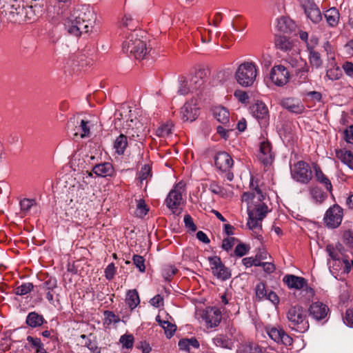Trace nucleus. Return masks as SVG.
<instances>
[{
	"label": "nucleus",
	"instance_id": "obj_15",
	"mask_svg": "<svg viewBox=\"0 0 353 353\" xmlns=\"http://www.w3.org/2000/svg\"><path fill=\"white\" fill-rule=\"evenodd\" d=\"M201 318L209 327H216L221 321V312L217 307H208L203 310Z\"/></svg>",
	"mask_w": 353,
	"mask_h": 353
},
{
	"label": "nucleus",
	"instance_id": "obj_62",
	"mask_svg": "<svg viewBox=\"0 0 353 353\" xmlns=\"http://www.w3.org/2000/svg\"><path fill=\"white\" fill-rule=\"evenodd\" d=\"M343 320L346 325L353 327V308H349L346 310Z\"/></svg>",
	"mask_w": 353,
	"mask_h": 353
},
{
	"label": "nucleus",
	"instance_id": "obj_1",
	"mask_svg": "<svg viewBox=\"0 0 353 353\" xmlns=\"http://www.w3.org/2000/svg\"><path fill=\"white\" fill-rule=\"evenodd\" d=\"M72 17L73 19L65 23V26L69 34L76 37L89 32L96 20L94 11L86 5L77 9Z\"/></svg>",
	"mask_w": 353,
	"mask_h": 353
},
{
	"label": "nucleus",
	"instance_id": "obj_49",
	"mask_svg": "<svg viewBox=\"0 0 353 353\" xmlns=\"http://www.w3.org/2000/svg\"><path fill=\"white\" fill-rule=\"evenodd\" d=\"M309 70L310 68L307 63L305 66H303V68H299L294 71L295 76L299 83H303L307 81Z\"/></svg>",
	"mask_w": 353,
	"mask_h": 353
},
{
	"label": "nucleus",
	"instance_id": "obj_59",
	"mask_svg": "<svg viewBox=\"0 0 353 353\" xmlns=\"http://www.w3.org/2000/svg\"><path fill=\"white\" fill-rule=\"evenodd\" d=\"M133 263L139 270L141 272H144L145 270V259L143 256L134 254L132 258Z\"/></svg>",
	"mask_w": 353,
	"mask_h": 353
},
{
	"label": "nucleus",
	"instance_id": "obj_25",
	"mask_svg": "<svg viewBox=\"0 0 353 353\" xmlns=\"http://www.w3.org/2000/svg\"><path fill=\"white\" fill-rule=\"evenodd\" d=\"M251 114L259 121L261 120L265 123L268 118V109L262 101H257L250 107Z\"/></svg>",
	"mask_w": 353,
	"mask_h": 353
},
{
	"label": "nucleus",
	"instance_id": "obj_5",
	"mask_svg": "<svg viewBox=\"0 0 353 353\" xmlns=\"http://www.w3.org/2000/svg\"><path fill=\"white\" fill-rule=\"evenodd\" d=\"M268 212V206L260 202L252 207V204L248 207V225L250 230H256L261 228V221L266 216Z\"/></svg>",
	"mask_w": 353,
	"mask_h": 353
},
{
	"label": "nucleus",
	"instance_id": "obj_21",
	"mask_svg": "<svg viewBox=\"0 0 353 353\" xmlns=\"http://www.w3.org/2000/svg\"><path fill=\"white\" fill-rule=\"evenodd\" d=\"M258 158L265 166L270 165L272 163L274 155L272 152L271 143L269 141H262L260 143Z\"/></svg>",
	"mask_w": 353,
	"mask_h": 353
},
{
	"label": "nucleus",
	"instance_id": "obj_11",
	"mask_svg": "<svg viewBox=\"0 0 353 353\" xmlns=\"http://www.w3.org/2000/svg\"><path fill=\"white\" fill-rule=\"evenodd\" d=\"M212 273L217 279L226 281L231 277V271L225 266L219 256H214L208 257Z\"/></svg>",
	"mask_w": 353,
	"mask_h": 353
},
{
	"label": "nucleus",
	"instance_id": "obj_2",
	"mask_svg": "<svg viewBox=\"0 0 353 353\" xmlns=\"http://www.w3.org/2000/svg\"><path fill=\"white\" fill-rule=\"evenodd\" d=\"M150 50L146 47L145 41L139 38L138 32H130L123 43V51L136 59L146 58Z\"/></svg>",
	"mask_w": 353,
	"mask_h": 353
},
{
	"label": "nucleus",
	"instance_id": "obj_44",
	"mask_svg": "<svg viewBox=\"0 0 353 353\" xmlns=\"http://www.w3.org/2000/svg\"><path fill=\"white\" fill-rule=\"evenodd\" d=\"M18 5L17 1L13 2L8 5L7 8L2 10L1 13L4 14V16L8 21L11 22V19H14L15 17L14 16L17 14Z\"/></svg>",
	"mask_w": 353,
	"mask_h": 353
},
{
	"label": "nucleus",
	"instance_id": "obj_53",
	"mask_svg": "<svg viewBox=\"0 0 353 353\" xmlns=\"http://www.w3.org/2000/svg\"><path fill=\"white\" fill-rule=\"evenodd\" d=\"M103 316L105 319V323L110 325L112 323L117 324L120 322V318L116 315L113 312L110 310H105L103 312Z\"/></svg>",
	"mask_w": 353,
	"mask_h": 353
},
{
	"label": "nucleus",
	"instance_id": "obj_31",
	"mask_svg": "<svg viewBox=\"0 0 353 353\" xmlns=\"http://www.w3.org/2000/svg\"><path fill=\"white\" fill-rule=\"evenodd\" d=\"M26 340L31 348L34 350V353H49L45 349L44 344L40 338L28 336Z\"/></svg>",
	"mask_w": 353,
	"mask_h": 353
},
{
	"label": "nucleus",
	"instance_id": "obj_42",
	"mask_svg": "<svg viewBox=\"0 0 353 353\" xmlns=\"http://www.w3.org/2000/svg\"><path fill=\"white\" fill-rule=\"evenodd\" d=\"M34 285L32 283H23L14 289V293L18 296H24L31 292L34 290Z\"/></svg>",
	"mask_w": 353,
	"mask_h": 353
},
{
	"label": "nucleus",
	"instance_id": "obj_17",
	"mask_svg": "<svg viewBox=\"0 0 353 353\" xmlns=\"http://www.w3.org/2000/svg\"><path fill=\"white\" fill-rule=\"evenodd\" d=\"M214 163L217 169L222 172L230 171L233 165V159L231 156L226 152H219L214 157Z\"/></svg>",
	"mask_w": 353,
	"mask_h": 353
},
{
	"label": "nucleus",
	"instance_id": "obj_12",
	"mask_svg": "<svg viewBox=\"0 0 353 353\" xmlns=\"http://www.w3.org/2000/svg\"><path fill=\"white\" fill-rule=\"evenodd\" d=\"M290 72L282 65H274L271 69L270 74L272 82L279 87H282L287 84L290 80Z\"/></svg>",
	"mask_w": 353,
	"mask_h": 353
},
{
	"label": "nucleus",
	"instance_id": "obj_56",
	"mask_svg": "<svg viewBox=\"0 0 353 353\" xmlns=\"http://www.w3.org/2000/svg\"><path fill=\"white\" fill-rule=\"evenodd\" d=\"M250 249V247L249 245L240 243L234 249V255L238 257H242L249 252Z\"/></svg>",
	"mask_w": 353,
	"mask_h": 353
},
{
	"label": "nucleus",
	"instance_id": "obj_23",
	"mask_svg": "<svg viewBox=\"0 0 353 353\" xmlns=\"http://www.w3.org/2000/svg\"><path fill=\"white\" fill-rule=\"evenodd\" d=\"M92 173L100 177L112 176L114 174V169L110 163L104 162L95 165L92 172L88 173V176H92Z\"/></svg>",
	"mask_w": 353,
	"mask_h": 353
},
{
	"label": "nucleus",
	"instance_id": "obj_3",
	"mask_svg": "<svg viewBox=\"0 0 353 353\" xmlns=\"http://www.w3.org/2000/svg\"><path fill=\"white\" fill-rule=\"evenodd\" d=\"M288 326L292 330L304 333L308 330L310 324L307 319L306 310L301 305L291 306L286 314Z\"/></svg>",
	"mask_w": 353,
	"mask_h": 353
},
{
	"label": "nucleus",
	"instance_id": "obj_47",
	"mask_svg": "<svg viewBox=\"0 0 353 353\" xmlns=\"http://www.w3.org/2000/svg\"><path fill=\"white\" fill-rule=\"evenodd\" d=\"M231 26L234 30L242 32L245 29L247 23L242 16L236 15L231 23Z\"/></svg>",
	"mask_w": 353,
	"mask_h": 353
},
{
	"label": "nucleus",
	"instance_id": "obj_58",
	"mask_svg": "<svg viewBox=\"0 0 353 353\" xmlns=\"http://www.w3.org/2000/svg\"><path fill=\"white\" fill-rule=\"evenodd\" d=\"M163 323L164 326H163V328L164 330L165 334L167 338L170 339L176 330V325L169 321H163Z\"/></svg>",
	"mask_w": 353,
	"mask_h": 353
},
{
	"label": "nucleus",
	"instance_id": "obj_37",
	"mask_svg": "<svg viewBox=\"0 0 353 353\" xmlns=\"http://www.w3.org/2000/svg\"><path fill=\"white\" fill-rule=\"evenodd\" d=\"M21 212L23 216L29 214L32 209L37 207V202L34 199L25 198L19 202Z\"/></svg>",
	"mask_w": 353,
	"mask_h": 353
},
{
	"label": "nucleus",
	"instance_id": "obj_14",
	"mask_svg": "<svg viewBox=\"0 0 353 353\" xmlns=\"http://www.w3.org/2000/svg\"><path fill=\"white\" fill-rule=\"evenodd\" d=\"M266 331L270 338L278 344L288 346L291 345L293 343L292 338L282 328L276 327H267Z\"/></svg>",
	"mask_w": 353,
	"mask_h": 353
},
{
	"label": "nucleus",
	"instance_id": "obj_55",
	"mask_svg": "<svg viewBox=\"0 0 353 353\" xmlns=\"http://www.w3.org/2000/svg\"><path fill=\"white\" fill-rule=\"evenodd\" d=\"M151 166L148 164L144 165L139 172V179L141 183L152 176Z\"/></svg>",
	"mask_w": 353,
	"mask_h": 353
},
{
	"label": "nucleus",
	"instance_id": "obj_50",
	"mask_svg": "<svg viewBox=\"0 0 353 353\" xmlns=\"http://www.w3.org/2000/svg\"><path fill=\"white\" fill-rule=\"evenodd\" d=\"M119 342L123 348L132 349L134 345V338L131 334H125L121 336Z\"/></svg>",
	"mask_w": 353,
	"mask_h": 353
},
{
	"label": "nucleus",
	"instance_id": "obj_63",
	"mask_svg": "<svg viewBox=\"0 0 353 353\" xmlns=\"http://www.w3.org/2000/svg\"><path fill=\"white\" fill-rule=\"evenodd\" d=\"M104 272L106 279L109 281L112 280L117 272L114 264L113 263H110L105 269Z\"/></svg>",
	"mask_w": 353,
	"mask_h": 353
},
{
	"label": "nucleus",
	"instance_id": "obj_64",
	"mask_svg": "<svg viewBox=\"0 0 353 353\" xmlns=\"http://www.w3.org/2000/svg\"><path fill=\"white\" fill-rule=\"evenodd\" d=\"M344 242L349 247L353 248V231L348 230L343 233Z\"/></svg>",
	"mask_w": 353,
	"mask_h": 353
},
{
	"label": "nucleus",
	"instance_id": "obj_41",
	"mask_svg": "<svg viewBox=\"0 0 353 353\" xmlns=\"http://www.w3.org/2000/svg\"><path fill=\"white\" fill-rule=\"evenodd\" d=\"M122 26L127 28L131 32H139L137 30V21L132 19L130 14H125L122 19Z\"/></svg>",
	"mask_w": 353,
	"mask_h": 353
},
{
	"label": "nucleus",
	"instance_id": "obj_4",
	"mask_svg": "<svg viewBox=\"0 0 353 353\" xmlns=\"http://www.w3.org/2000/svg\"><path fill=\"white\" fill-rule=\"evenodd\" d=\"M258 66L252 61H245L241 63L234 74L236 82L242 87L252 86L258 75Z\"/></svg>",
	"mask_w": 353,
	"mask_h": 353
},
{
	"label": "nucleus",
	"instance_id": "obj_40",
	"mask_svg": "<svg viewBox=\"0 0 353 353\" xmlns=\"http://www.w3.org/2000/svg\"><path fill=\"white\" fill-rule=\"evenodd\" d=\"M214 116L217 121L223 124L229 122L230 114L228 110L223 107H217L214 110Z\"/></svg>",
	"mask_w": 353,
	"mask_h": 353
},
{
	"label": "nucleus",
	"instance_id": "obj_24",
	"mask_svg": "<svg viewBox=\"0 0 353 353\" xmlns=\"http://www.w3.org/2000/svg\"><path fill=\"white\" fill-rule=\"evenodd\" d=\"M283 281L289 288L295 290H301L307 285V281L305 278L294 274H286L284 276Z\"/></svg>",
	"mask_w": 353,
	"mask_h": 353
},
{
	"label": "nucleus",
	"instance_id": "obj_16",
	"mask_svg": "<svg viewBox=\"0 0 353 353\" xmlns=\"http://www.w3.org/2000/svg\"><path fill=\"white\" fill-rule=\"evenodd\" d=\"M329 311L328 306L320 301L312 303L308 308L309 315L317 321L324 320Z\"/></svg>",
	"mask_w": 353,
	"mask_h": 353
},
{
	"label": "nucleus",
	"instance_id": "obj_8",
	"mask_svg": "<svg viewBox=\"0 0 353 353\" xmlns=\"http://www.w3.org/2000/svg\"><path fill=\"white\" fill-rule=\"evenodd\" d=\"M123 128L129 137L135 141H141L145 135L146 125L137 117L128 119Z\"/></svg>",
	"mask_w": 353,
	"mask_h": 353
},
{
	"label": "nucleus",
	"instance_id": "obj_32",
	"mask_svg": "<svg viewBox=\"0 0 353 353\" xmlns=\"http://www.w3.org/2000/svg\"><path fill=\"white\" fill-rule=\"evenodd\" d=\"M274 43L278 49L285 52L290 50L293 46L290 39L284 35H276Z\"/></svg>",
	"mask_w": 353,
	"mask_h": 353
},
{
	"label": "nucleus",
	"instance_id": "obj_22",
	"mask_svg": "<svg viewBox=\"0 0 353 353\" xmlns=\"http://www.w3.org/2000/svg\"><path fill=\"white\" fill-rule=\"evenodd\" d=\"M26 324L32 329H37L45 327L44 325L48 324V321L42 314L33 311L29 312L26 316Z\"/></svg>",
	"mask_w": 353,
	"mask_h": 353
},
{
	"label": "nucleus",
	"instance_id": "obj_52",
	"mask_svg": "<svg viewBox=\"0 0 353 353\" xmlns=\"http://www.w3.org/2000/svg\"><path fill=\"white\" fill-rule=\"evenodd\" d=\"M342 76V71L339 66H334L327 70L325 78L332 81L339 79Z\"/></svg>",
	"mask_w": 353,
	"mask_h": 353
},
{
	"label": "nucleus",
	"instance_id": "obj_13",
	"mask_svg": "<svg viewBox=\"0 0 353 353\" xmlns=\"http://www.w3.org/2000/svg\"><path fill=\"white\" fill-rule=\"evenodd\" d=\"M302 7L305 15L313 23H319L322 20L321 12L314 0H303Z\"/></svg>",
	"mask_w": 353,
	"mask_h": 353
},
{
	"label": "nucleus",
	"instance_id": "obj_30",
	"mask_svg": "<svg viewBox=\"0 0 353 353\" xmlns=\"http://www.w3.org/2000/svg\"><path fill=\"white\" fill-rule=\"evenodd\" d=\"M212 342L216 347L230 350L232 348L234 345L233 341L227 335L223 334H216L212 339Z\"/></svg>",
	"mask_w": 353,
	"mask_h": 353
},
{
	"label": "nucleus",
	"instance_id": "obj_43",
	"mask_svg": "<svg viewBox=\"0 0 353 353\" xmlns=\"http://www.w3.org/2000/svg\"><path fill=\"white\" fill-rule=\"evenodd\" d=\"M285 60L295 70L303 68V66H305V64H307L305 60L303 59L299 54H296V57L289 56Z\"/></svg>",
	"mask_w": 353,
	"mask_h": 353
},
{
	"label": "nucleus",
	"instance_id": "obj_18",
	"mask_svg": "<svg viewBox=\"0 0 353 353\" xmlns=\"http://www.w3.org/2000/svg\"><path fill=\"white\" fill-rule=\"evenodd\" d=\"M330 270L332 274H336V272L341 271V274H348L351 269L353 268V261L346 258L342 259H339L332 261L331 264L329 262Z\"/></svg>",
	"mask_w": 353,
	"mask_h": 353
},
{
	"label": "nucleus",
	"instance_id": "obj_38",
	"mask_svg": "<svg viewBox=\"0 0 353 353\" xmlns=\"http://www.w3.org/2000/svg\"><path fill=\"white\" fill-rule=\"evenodd\" d=\"M128 146V138L126 135L121 134L114 141V148L116 152L119 154H123Z\"/></svg>",
	"mask_w": 353,
	"mask_h": 353
},
{
	"label": "nucleus",
	"instance_id": "obj_6",
	"mask_svg": "<svg viewBox=\"0 0 353 353\" xmlns=\"http://www.w3.org/2000/svg\"><path fill=\"white\" fill-rule=\"evenodd\" d=\"M89 122L83 119H81L79 117H71L67 123L68 133L72 134L73 139L89 137L90 136Z\"/></svg>",
	"mask_w": 353,
	"mask_h": 353
},
{
	"label": "nucleus",
	"instance_id": "obj_51",
	"mask_svg": "<svg viewBox=\"0 0 353 353\" xmlns=\"http://www.w3.org/2000/svg\"><path fill=\"white\" fill-rule=\"evenodd\" d=\"M14 17V19H11V23L19 24L26 23L27 19H26L25 5L23 3L22 6L18 5L17 14H16Z\"/></svg>",
	"mask_w": 353,
	"mask_h": 353
},
{
	"label": "nucleus",
	"instance_id": "obj_36",
	"mask_svg": "<svg viewBox=\"0 0 353 353\" xmlns=\"http://www.w3.org/2000/svg\"><path fill=\"white\" fill-rule=\"evenodd\" d=\"M204 70H199L190 79V87L192 90L201 89L205 83L203 78Z\"/></svg>",
	"mask_w": 353,
	"mask_h": 353
},
{
	"label": "nucleus",
	"instance_id": "obj_54",
	"mask_svg": "<svg viewBox=\"0 0 353 353\" xmlns=\"http://www.w3.org/2000/svg\"><path fill=\"white\" fill-rule=\"evenodd\" d=\"M177 272V268L174 265H166L162 270V276L165 281H170Z\"/></svg>",
	"mask_w": 353,
	"mask_h": 353
},
{
	"label": "nucleus",
	"instance_id": "obj_60",
	"mask_svg": "<svg viewBox=\"0 0 353 353\" xmlns=\"http://www.w3.org/2000/svg\"><path fill=\"white\" fill-rule=\"evenodd\" d=\"M250 188L256 193L258 201L262 202L265 199V196L263 194L261 190L259 188L257 182L254 181L253 178L251 179Z\"/></svg>",
	"mask_w": 353,
	"mask_h": 353
},
{
	"label": "nucleus",
	"instance_id": "obj_19",
	"mask_svg": "<svg viewBox=\"0 0 353 353\" xmlns=\"http://www.w3.org/2000/svg\"><path fill=\"white\" fill-rule=\"evenodd\" d=\"M39 290L46 294V298L52 305H54V290L57 288V280L55 277H49L39 285L37 286Z\"/></svg>",
	"mask_w": 353,
	"mask_h": 353
},
{
	"label": "nucleus",
	"instance_id": "obj_28",
	"mask_svg": "<svg viewBox=\"0 0 353 353\" xmlns=\"http://www.w3.org/2000/svg\"><path fill=\"white\" fill-rule=\"evenodd\" d=\"M313 169L315 172V177L318 182L323 185L327 191L332 192V185L330 180L322 172L320 166L316 163H313Z\"/></svg>",
	"mask_w": 353,
	"mask_h": 353
},
{
	"label": "nucleus",
	"instance_id": "obj_27",
	"mask_svg": "<svg viewBox=\"0 0 353 353\" xmlns=\"http://www.w3.org/2000/svg\"><path fill=\"white\" fill-rule=\"evenodd\" d=\"M178 346L180 350L190 352L192 349H199L200 343L194 336L190 338H183L179 340Z\"/></svg>",
	"mask_w": 353,
	"mask_h": 353
},
{
	"label": "nucleus",
	"instance_id": "obj_46",
	"mask_svg": "<svg viewBox=\"0 0 353 353\" xmlns=\"http://www.w3.org/2000/svg\"><path fill=\"white\" fill-rule=\"evenodd\" d=\"M269 290H267L265 284L263 282L259 283L255 288L256 299L258 301H261L265 299Z\"/></svg>",
	"mask_w": 353,
	"mask_h": 353
},
{
	"label": "nucleus",
	"instance_id": "obj_48",
	"mask_svg": "<svg viewBox=\"0 0 353 353\" xmlns=\"http://www.w3.org/2000/svg\"><path fill=\"white\" fill-rule=\"evenodd\" d=\"M309 61L310 64L316 68L321 67L323 61L321 57V54L319 52L314 50L309 52Z\"/></svg>",
	"mask_w": 353,
	"mask_h": 353
},
{
	"label": "nucleus",
	"instance_id": "obj_35",
	"mask_svg": "<svg viewBox=\"0 0 353 353\" xmlns=\"http://www.w3.org/2000/svg\"><path fill=\"white\" fill-rule=\"evenodd\" d=\"M125 303L131 310L137 307L140 303V299L137 290H131L128 292Z\"/></svg>",
	"mask_w": 353,
	"mask_h": 353
},
{
	"label": "nucleus",
	"instance_id": "obj_26",
	"mask_svg": "<svg viewBox=\"0 0 353 353\" xmlns=\"http://www.w3.org/2000/svg\"><path fill=\"white\" fill-rule=\"evenodd\" d=\"M181 118L184 121H193L198 116V108L192 103H185L181 108Z\"/></svg>",
	"mask_w": 353,
	"mask_h": 353
},
{
	"label": "nucleus",
	"instance_id": "obj_45",
	"mask_svg": "<svg viewBox=\"0 0 353 353\" xmlns=\"http://www.w3.org/2000/svg\"><path fill=\"white\" fill-rule=\"evenodd\" d=\"M310 194L316 203H321L325 200L327 195L326 192H324L321 188L318 187H314L310 189Z\"/></svg>",
	"mask_w": 353,
	"mask_h": 353
},
{
	"label": "nucleus",
	"instance_id": "obj_29",
	"mask_svg": "<svg viewBox=\"0 0 353 353\" xmlns=\"http://www.w3.org/2000/svg\"><path fill=\"white\" fill-rule=\"evenodd\" d=\"M276 28L280 32L288 34L295 28V24L290 19L282 17L277 19Z\"/></svg>",
	"mask_w": 353,
	"mask_h": 353
},
{
	"label": "nucleus",
	"instance_id": "obj_9",
	"mask_svg": "<svg viewBox=\"0 0 353 353\" xmlns=\"http://www.w3.org/2000/svg\"><path fill=\"white\" fill-rule=\"evenodd\" d=\"M185 185L183 181L176 183L172 189L165 199L167 207L170 209L173 213H176L179 207L182 203V193L185 192Z\"/></svg>",
	"mask_w": 353,
	"mask_h": 353
},
{
	"label": "nucleus",
	"instance_id": "obj_33",
	"mask_svg": "<svg viewBox=\"0 0 353 353\" xmlns=\"http://www.w3.org/2000/svg\"><path fill=\"white\" fill-rule=\"evenodd\" d=\"M324 17L327 23L331 27H334L338 24L339 19V12L335 8H331L325 11Z\"/></svg>",
	"mask_w": 353,
	"mask_h": 353
},
{
	"label": "nucleus",
	"instance_id": "obj_39",
	"mask_svg": "<svg viewBox=\"0 0 353 353\" xmlns=\"http://www.w3.org/2000/svg\"><path fill=\"white\" fill-rule=\"evenodd\" d=\"M336 156L343 163L348 165L350 167L353 165V153L350 150H336Z\"/></svg>",
	"mask_w": 353,
	"mask_h": 353
},
{
	"label": "nucleus",
	"instance_id": "obj_7",
	"mask_svg": "<svg viewBox=\"0 0 353 353\" xmlns=\"http://www.w3.org/2000/svg\"><path fill=\"white\" fill-rule=\"evenodd\" d=\"M290 172L294 180L303 184H307L312 178L309 164L303 161H299L291 166Z\"/></svg>",
	"mask_w": 353,
	"mask_h": 353
},
{
	"label": "nucleus",
	"instance_id": "obj_57",
	"mask_svg": "<svg viewBox=\"0 0 353 353\" xmlns=\"http://www.w3.org/2000/svg\"><path fill=\"white\" fill-rule=\"evenodd\" d=\"M149 209L145 203V201L140 199L138 202L136 210V214L137 216L143 217L147 214Z\"/></svg>",
	"mask_w": 353,
	"mask_h": 353
},
{
	"label": "nucleus",
	"instance_id": "obj_34",
	"mask_svg": "<svg viewBox=\"0 0 353 353\" xmlns=\"http://www.w3.org/2000/svg\"><path fill=\"white\" fill-rule=\"evenodd\" d=\"M236 353H262V347L255 343H247L240 345Z\"/></svg>",
	"mask_w": 353,
	"mask_h": 353
},
{
	"label": "nucleus",
	"instance_id": "obj_20",
	"mask_svg": "<svg viewBox=\"0 0 353 353\" xmlns=\"http://www.w3.org/2000/svg\"><path fill=\"white\" fill-rule=\"evenodd\" d=\"M281 105L292 113L296 114H301L305 110V107L302 102L296 98L287 97L281 101Z\"/></svg>",
	"mask_w": 353,
	"mask_h": 353
},
{
	"label": "nucleus",
	"instance_id": "obj_10",
	"mask_svg": "<svg viewBox=\"0 0 353 353\" xmlns=\"http://www.w3.org/2000/svg\"><path fill=\"white\" fill-rule=\"evenodd\" d=\"M343 210L338 204H334L326 211L323 221L328 228H338L343 220Z\"/></svg>",
	"mask_w": 353,
	"mask_h": 353
},
{
	"label": "nucleus",
	"instance_id": "obj_61",
	"mask_svg": "<svg viewBox=\"0 0 353 353\" xmlns=\"http://www.w3.org/2000/svg\"><path fill=\"white\" fill-rule=\"evenodd\" d=\"M235 241H238V239L234 237H228L224 239L221 245L222 249L228 252L234 246Z\"/></svg>",
	"mask_w": 353,
	"mask_h": 353
}]
</instances>
